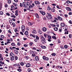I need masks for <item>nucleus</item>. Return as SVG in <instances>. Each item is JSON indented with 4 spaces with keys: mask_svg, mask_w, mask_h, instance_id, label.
<instances>
[{
    "mask_svg": "<svg viewBox=\"0 0 72 72\" xmlns=\"http://www.w3.org/2000/svg\"><path fill=\"white\" fill-rule=\"evenodd\" d=\"M30 5V3L28 2H27L26 3V5L27 6H28V5Z\"/></svg>",
    "mask_w": 72,
    "mask_h": 72,
    "instance_id": "nucleus-46",
    "label": "nucleus"
},
{
    "mask_svg": "<svg viewBox=\"0 0 72 72\" xmlns=\"http://www.w3.org/2000/svg\"><path fill=\"white\" fill-rule=\"evenodd\" d=\"M20 6H21V7H23V4H22V3H20Z\"/></svg>",
    "mask_w": 72,
    "mask_h": 72,
    "instance_id": "nucleus-33",
    "label": "nucleus"
},
{
    "mask_svg": "<svg viewBox=\"0 0 72 72\" xmlns=\"http://www.w3.org/2000/svg\"><path fill=\"white\" fill-rule=\"evenodd\" d=\"M66 9L68 11H69V12H70L71 11V9L69 7H66Z\"/></svg>",
    "mask_w": 72,
    "mask_h": 72,
    "instance_id": "nucleus-4",
    "label": "nucleus"
},
{
    "mask_svg": "<svg viewBox=\"0 0 72 72\" xmlns=\"http://www.w3.org/2000/svg\"><path fill=\"white\" fill-rule=\"evenodd\" d=\"M65 25L66 24L64 23H62L61 24V27H65Z\"/></svg>",
    "mask_w": 72,
    "mask_h": 72,
    "instance_id": "nucleus-13",
    "label": "nucleus"
},
{
    "mask_svg": "<svg viewBox=\"0 0 72 72\" xmlns=\"http://www.w3.org/2000/svg\"><path fill=\"white\" fill-rule=\"evenodd\" d=\"M23 5H24V8H26V7H27L28 6L27 5V4H26V3L24 2L22 3Z\"/></svg>",
    "mask_w": 72,
    "mask_h": 72,
    "instance_id": "nucleus-3",
    "label": "nucleus"
},
{
    "mask_svg": "<svg viewBox=\"0 0 72 72\" xmlns=\"http://www.w3.org/2000/svg\"><path fill=\"white\" fill-rule=\"evenodd\" d=\"M40 13H41V14H42L43 15H45V12H43L42 11H40Z\"/></svg>",
    "mask_w": 72,
    "mask_h": 72,
    "instance_id": "nucleus-7",
    "label": "nucleus"
},
{
    "mask_svg": "<svg viewBox=\"0 0 72 72\" xmlns=\"http://www.w3.org/2000/svg\"><path fill=\"white\" fill-rule=\"evenodd\" d=\"M25 57V58L26 59H28L30 58L29 57L27 56H26Z\"/></svg>",
    "mask_w": 72,
    "mask_h": 72,
    "instance_id": "nucleus-39",
    "label": "nucleus"
},
{
    "mask_svg": "<svg viewBox=\"0 0 72 72\" xmlns=\"http://www.w3.org/2000/svg\"><path fill=\"white\" fill-rule=\"evenodd\" d=\"M0 37L2 39H4V36L3 35H1Z\"/></svg>",
    "mask_w": 72,
    "mask_h": 72,
    "instance_id": "nucleus-38",
    "label": "nucleus"
},
{
    "mask_svg": "<svg viewBox=\"0 0 72 72\" xmlns=\"http://www.w3.org/2000/svg\"><path fill=\"white\" fill-rule=\"evenodd\" d=\"M14 53L16 54H18V51L17 50H15L14 51Z\"/></svg>",
    "mask_w": 72,
    "mask_h": 72,
    "instance_id": "nucleus-14",
    "label": "nucleus"
},
{
    "mask_svg": "<svg viewBox=\"0 0 72 72\" xmlns=\"http://www.w3.org/2000/svg\"><path fill=\"white\" fill-rule=\"evenodd\" d=\"M25 35H28V32L27 31H26L25 33Z\"/></svg>",
    "mask_w": 72,
    "mask_h": 72,
    "instance_id": "nucleus-35",
    "label": "nucleus"
},
{
    "mask_svg": "<svg viewBox=\"0 0 72 72\" xmlns=\"http://www.w3.org/2000/svg\"><path fill=\"white\" fill-rule=\"evenodd\" d=\"M32 44H33V42H30L29 43L30 46H32Z\"/></svg>",
    "mask_w": 72,
    "mask_h": 72,
    "instance_id": "nucleus-41",
    "label": "nucleus"
},
{
    "mask_svg": "<svg viewBox=\"0 0 72 72\" xmlns=\"http://www.w3.org/2000/svg\"><path fill=\"white\" fill-rule=\"evenodd\" d=\"M29 8H30V9H32V8H33V6L31 5H30L29 6Z\"/></svg>",
    "mask_w": 72,
    "mask_h": 72,
    "instance_id": "nucleus-18",
    "label": "nucleus"
},
{
    "mask_svg": "<svg viewBox=\"0 0 72 72\" xmlns=\"http://www.w3.org/2000/svg\"><path fill=\"white\" fill-rule=\"evenodd\" d=\"M0 58L1 59V61H3V60H4V58H3V56H2V54H0Z\"/></svg>",
    "mask_w": 72,
    "mask_h": 72,
    "instance_id": "nucleus-11",
    "label": "nucleus"
},
{
    "mask_svg": "<svg viewBox=\"0 0 72 72\" xmlns=\"http://www.w3.org/2000/svg\"><path fill=\"white\" fill-rule=\"evenodd\" d=\"M11 8H10L11 10H14V6L13 5H12L11 6Z\"/></svg>",
    "mask_w": 72,
    "mask_h": 72,
    "instance_id": "nucleus-17",
    "label": "nucleus"
},
{
    "mask_svg": "<svg viewBox=\"0 0 72 72\" xmlns=\"http://www.w3.org/2000/svg\"><path fill=\"white\" fill-rule=\"evenodd\" d=\"M47 37L48 39H51V36L50 35H48Z\"/></svg>",
    "mask_w": 72,
    "mask_h": 72,
    "instance_id": "nucleus-29",
    "label": "nucleus"
},
{
    "mask_svg": "<svg viewBox=\"0 0 72 72\" xmlns=\"http://www.w3.org/2000/svg\"><path fill=\"white\" fill-rule=\"evenodd\" d=\"M35 4H38V5H39V4H40V2L37 1H35Z\"/></svg>",
    "mask_w": 72,
    "mask_h": 72,
    "instance_id": "nucleus-10",
    "label": "nucleus"
},
{
    "mask_svg": "<svg viewBox=\"0 0 72 72\" xmlns=\"http://www.w3.org/2000/svg\"><path fill=\"white\" fill-rule=\"evenodd\" d=\"M23 39L24 40H27V38L24 37L23 38Z\"/></svg>",
    "mask_w": 72,
    "mask_h": 72,
    "instance_id": "nucleus-62",
    "label": "nucleus"
},
{
    "mask_svg": "<svg viewBox=\"0 0 72 72\" xmlns=\"http://www.w3.org/2000/svg\"><path fill=\"white\" fill-rule=\"evenodd\" d=\"M58 43H60V40H58Z\"/></svg>",
    "mask_w": 72,
    "mask_h": 72,
    "instance_id": "nucleus-63",
    "label": "nucleus"
},
{
    "mask_svg": "<svg viewBox=\"0 0 72 72\" xmlns=\"http://www.w3.org/2000/svg\"><path fill=\"white\" fill-rule=\"evenodd\" d=\"M10 56H11V57H14V56H15V55H14V54H13V52H11L10 53Z\"/></svg>",
    "mask_w": 72,
    "mask_h": 72,
    "instance_id": "nucleus-9",
    "label": "nucleus"
},
{
    "mask_svg": "<svg viewBox=\"0 0 72 72\" xmlns=\"http://www.w3.org/2000/svg\"><path fill=\"white\" fill-rule=\"evenodd\" d=\"M11 45L12 46H15V43H12L11 44Z\"/></svg>",
    "mask_w": 72,
    "mask_h": 72,
    "instance_id": "nucleus-36",
    "label": "nucleus"
},
{
    "mask_svg": "<svg viewBox=\"0 0 72 72\" xmlns=\"http://www.w3.org/2000/svg\"><path fill=\"white\" fill-rule=\"evenodd\" d=\"M51 12H55V10H54V9L53 8H51Z\"/></svg>",
    "mask_w": 72,
    "mask_h": 72,
    "instance_id": "nucleus-25",
    "label": "nucleus"
},
{
    "mask_svg": "<svg viewBox=\"0 0 72 72\" xmlns=\"http://www.w3.org/2000/svg\"><path fill=\"white\" fill-rule=\"evenodd\" d=\"M18 71H19V72H21V71H22V69H18Z\"/></svg>",
    "mask_w": 72,
    "mask_h": 72,
    "instance_id": "nucleus-49",
    "label": "nucleus"
},
{
    "mask_svg": "<svg viewBox=\"0 0 72 72\" xmlns=\"http://www.w3.org/2000/svg\"><path fill=\"white\" fill-rule=\"evenodd\" d=\"M42 30H43V31L44 32H46L47 30V29L45 27H43L42 28Z\"/></svg>",
    "mask_w": 72,
    "mask_h": 72,
    "instance_id": "nucleus-8",
    "label": "nucleus"
},
{
    "mask_svg": "<svg viewBox=\"0 0 72 72\" xmlns=\"http://www.w3.org/2000/svg\"><path fill=\"white\" fill-rule=\"evenodd\" d=\"M35 59L36 61H37V62L38 61H39V57L37 56H36L35 57Z\"/></svg>",
    "mask_w": 72,
    "mask_h": 72,
    "instance_id": "nucleus-5",
    "label": "nucleus"
},
{
    "mask_svg": "<svg viewBox=\"0 0 72 72\" xmlns=\"http://www.w3.org/2000/svg\"><path fill=\"white\" fill-rule=\"evenodd\" d=\"M0 64H4V62H3L1 61H0Z\"/></svg>",
    "mask_w": 72,
    "mask_h": 72,
    "instance_id": "nucleus-44",
    "label": "nucleus"
},
{
    "mask_svg": "<svg viewBox=\"0 0 72 72\" xmlns=\"http://www.w3.org/2000/svg\"><path fill=\"white\" fill-rule=\"evenodd\" d=\"M28 25H30V26H32V24H33V23L32 22H28Z\"/></svg>",
    "mask_w": 72,
    "mask_h": 72,
    "instance_id": "nucleus-21",
    "label": "nucleus"
},
{
    "mask_svg": "<svg viewBox=\"0 0 72 72\" xmlns=\"http://www.w3.org/2000/svg\"><path fill=\"white\" fill-rule=\"evenodd\" d=\"M48 35L46 34H44V36L45 37V38H47V37H48Z\"/></svg>",
    "mask_w": 72,
    "mask_h": 72,
    "instance_id": "nucleus-22",
    "label": "nucleus"
},
{
    "mask_svg": "<svg viewBox=\"0 0 72 72\" xmlns=\"http://www.w3.org/2000/svg\"><path fill=\"white\" fill-rule=\"evenodd\" d=\"M32 56L33 57H35V56H36V55H35V54L34 53H33L32 54Z\"/></svg>",
    "mask_w": 72,
    "mask_h": 72,
    "instance_id": "nucleus-43",
    "label": "nucleus"
},
{
    "mask_svg": "<svg viewBox=\"0 0 72 72\" xmlns=\"http://www.w3.org/2000/svg\"><path fill=\"white\" fill-rule=\"evenodd\" d=\"M31 66V64L30 63H27L26 64V67L28 68L30 67Z\"/></svg>",
    "mask_w": 72,
    "mask_h": 72,
    "instance_id": "nucleus-6",
    "label": "nucleus"
},
{
    "mask_svg": "<svg viewBox=\"0 0 72 72\" xmlns=\"http://www.w3.org/2000/svg\"><path fill=\"white\" fill-rule=\"evenodd\" d=\"M17 46H20L21 44H20V43L19 42H18L17 43Z\"/></svg>",
    "mask_w": 72,
    "mask_h": 72,
    "instance_id": "nucleus-51",
    "label": "nucleus"
},
{
    "mask_svg": "<svg viewBox=\"0 0 72 72\" xmlns=\"http://www.w3.org/2000/svg\"><path fill=\"white\" fill-rule=\"evenodd\" d=\"M4 14V13L2 11H0V15H3Z\"/></svg>",
    "mask_w": 72,
    "mask_h": 72,
    "instance_id": "nucleus-31",
    "label": "nucleus"
},
{
    "mask_svg": "<svg viewBox=\"0 0 72 72\" xmlns=\"http://www.w3.org/2000/svg\"><path fill=\"white\" fill-rule=\"evenodd\" d=\"M32 49L36 50V48L35 47H33L32 48Z\"/></svg>",
    "mask_w": 72,
    "mask_h": 72,
    "instance_id": "nucleus-61",
    "label": "nucleus"
},
{
    "mask_svg": "<svg viewBox=\"0 0 72 72\" xmlns=\"http://www.w3.org/2000/svg\"><path fill=\"white\" fill-rule=\"evenodd\" d=\"M52 38L53 39H54L55 40L57 39V37H55L54 36H52Z\"/></svg>",
    "mask_w": 72,
    "mask_h": 72,
    "instance_id": "nucleus-27",
    "label": "nucleus"
},
{
    "mask_svg": "<svg viewBox=\"0 0 72 72\" xmlns=\"http://www.w3.org/2000/svg\"><path fill=\"white\" fill-rule=\"evenodd\" d=\"M41 42L42 43V44H45L46 42V40H41Z\"/></svg>",
    "mask_w": 72,
    "mask_h": 72,
    "instance_id": "nucleus-16",
    "label": "nucleus"
},
{
    "mask_svg": "<svg viewBox=\"0 0 72 72\" xmlns=\"http://www.w3.org/2000/svg\"><path fill=\"white\" fill-rule=\"evenodd\" d=\"M51 26L52 27H56V25L55 24H52Z\"/></svg>",
    "mask_w": 72,
    "mask_h": 72,
    "instance_id": "nucleus-60",
    "label": "nucleus"
},
{
    "mask_svg": "<svg viewBox=\"0 0 72 72\" xmlns=\"http://www.w3.org/2000/svg\"><path fill=\"white\" fill-rule=\"evenodd\" d=\"M57 18L59 21H62V18L60 17H58Z\"/></svg>",
    "mask_w": 72,
    "mask_h": 72,
    "instance_id": "nucleus-20",
    "label": "nucleus"
},
{
    "mask_svg": "<svg viewBox=\"0 0 72 72\" xmlns=\"http://www.w3.org/2000/svg\"><path fill=\"white\" fill-rule=\"evenodd\" d=\"M36 39L37 40H39V37H38V36H36Z\"/></svg>",
    "mask_w": 72,
    "mask_h": 72,
    "instance_id": "nucleus-57",
    "label": "nucleus"
},
{
    "mask_svg": "<svg viewBox=\"0 0 72 72\" xmlns=\"http://www.w3.org/2000/svg\"><path fill=\"white\" fill-rule=\"evenodd\" d=\"M20 65H21V66H24V63L23 62H21L20 63Z\"/></svg>",
    "mask_w": 72,
    "mask_h": 72,
    "instance_id": "nucleus-26",
    "label": "nucleus"
},
{
    "mask_svg": "<svg viewBox=\"0 0 72 72\" xmlns=\"http://www.w3.org/2000/svg\"><path fill=\"white\" fill-rule=\"evenodd\" d=\"M58 30V28L57 27H55L54 28V30L56 31H57Z\"/></svg>",
    "mask_w": 72,
    "mask_h": 72,
    "instance_id": "nucleus-23",
    "label": "nucleus"
},
{
    "mask_svg": "<svg viewBox=\"0 0 72 72\" xmlns=\"http://www.w3.org/2000/svg\"><path fill=\"white\" fill-rule=\"evenodd\" d=\"M66 3H68V4H69L71 3V1L69 0H68L66 2Z\"/></svg>",
    "mask_w": 72,
    "mask_h": 72,
    "instance_id": "nucleus-40",
    "label": "nucleus"
},
{
    "mask_svg": "<svg viewBox=\"0 0 72 72\" xmlns=\"http://www.w3.org/2000/svg\"><path fill=\"white\" fill-rule=\"evenodd\" d=\"M11 17L12 18H16V16L14 15H11Z\"/></svg>",
    "mask_w": 72,
    "mask_h": 72,
    "instance_id": "nucleus-47",
    "label": "nucleus"
},
{
    "mask_svg": "<svg viewBox=\"0 0 72 72\" xmlns=\"http://www.w3.org/2000/svg\"><path fill=\"white\" fill-rule=\"evenodd\" d=\"M69 15H72V13L71 12H70L69 13Z\"/></svg>",
    "mask_w": 72,
    "mask_h": 72,
    "instance_id": "nucleus-64",
    "label": "nucleus"
},
{
    "mask_svg": "<svg viewBox=\"0 0 72 72\" xmlns=\"http://www.w3.org/2000/svg\"><path fill=\"white\" fill-rule=\"evenodd\" d=\"M46 17L48 19H51L52 18L51 15L48 12L47 13V15H46Z\"/></svg>",
    "mask_w": 72,
    "mask_h": 72,
    "instance_id": "nucleus-1",
    "label": "nucleus"
},
{
    "mask_svg": "<svg viewBox=\"0 0 72 72\" xmlns=\"http://www.w3.org/2000/svg\"><path fill=\"white\" fill-rule=\"evenodd\" d=\"M35 15L36 17H37V18H39V15H38V14H35Z\"/></svg>",
    "mask_w": 72,
    "mask_h": 72,
    "instance_id": "nucleus-24",
    "label": "nucleus"
},
{
    "mask_svg": "<svg viewBox=\"0 0 72 72\" xmlns=\"http://www.w3.org/2000/svg\"><path fill=\"white\" fill-rule=\"evenodd\" d=\"M44 60H49V58L48 57H46Z\"/></svg>",
    "mask_w": 72,
    "mask_h": 72,
    "instance_id": "nucleus-48",
    "label": "nucleus"
},
{
    "mask_svg": "<svg viewBox=\"0 0 72 72\" xmlns=\"http://www.w3.org/2000/svg\"><path fill=\"white\" fill-rule=\"evenodd\" d=\"M12 24L13 25V27H15V23L14 22H12Z\"/></svg>",
    "mask_w": 72,
    "mask_h": 72,
    "instance_id": "nucleus-30",
    "label": "nucleus"
},
{
    "mask_svg": "<svg viewBox=\"0 0 72 72\" xmlns=\"http://www.w3.org/2000/svg\"><path fill=\"white\" fill-rule=\"evenodd\" d=\"M51 55L52 56H55V55H56V53H53L51 54Z\"/></svg>",
    "mask_w": 72,
    "mask_h": 72,
    "instance_id": "nucleus-37",
    "label": "nucleus"
},
{
    "mask_svg": "<svg viewBox=\"0 0 72 72\" xmlns=\"http://www.w3.org/2000/svg\"><path fill=\"white\" fill-rule=\"evenodd\" d=\"M15 60H17L18 59V57L17 56H15L14 57Z\"/></svg>",
    "mask_w": 72,
    "mask_h": 72,
    "instance_id": "nucleus-34",
    "label": "nucleus"
},
{
    "mask_svg": "<svg viewBox=\"0 0 72 72\" xmlns=\"http://www.w3.org/2000/svg\"><path fill=\"white\" fill-rule=\"evenodd\" d=\"M21 29L22 30V32H24L25 31V27L24 26L22 25L21 27Z\"/></svg>",
    "mask_w": 72,
    "mask_h": 72,
    "instance_id": "nucleus-2",
    "label": "nucleus"
},
{
    "mask_svg": "<svg viewBox=\"0 0 72 72\" xmlns=\"http://www.w3.org/2000/svg\"><path fill=\"white\" fill-rule=\"evenodd\" d=\"M42 58L44 60H45V58H46V57H45V56H43V57Z\"/></svg>",
    "mask_w": 72,
    "mask_h": 72,
    "instance_id": "nucleus-56",
    "label": "nucleus"
},
{
    "mask_svg": "<svg viewBox=\"0 0 72 72\" xmlns=\"http://www.w3.org/2000/svg\"><path fill=\"white\" fill-rule=\"evenodd\" d=\"M6 15H8V16H10V14L8 13H6Z\"/></svg>",
    "mask_w": 72,
    "mask_h": 72,
    "instance_id": "nucleus-53",
    "label": "nucleus"
},
{
    "mask_svg": "<svg viewBox=\"0 0 72 72\" xmlns=\"http://www.w3.org/2000/svg\"><path fill=\"white\" fill-rule=\"evenodd\" d=\"M36 31L35 30H33L32 31V33L33 34H36V33H37Z\"/></svg>",
    "mask_w": 72,
    "mask_h": 72,
    "instance_id": "nucleus-12",
    "label": "nucleus"
},
{
    "mask_svg": "<svg viewBox=\"0 0 72 72\" xmlns=\"http://www.w3.org/2000/svg\"><path fill=\"white\" fill-rule=\"evenodd\" d=\"M64 48L65 49H67V48H68V46H67V45H65L64 46Z\"/></svg>",
    "mask_w": 72,
    "mask_h": 72,
    "instance_id": "nucleus-54",
    "label": "nucleus"
},
{
    "mask_svg": "<svg viewBox=\"0 0 72 72\" xmlns=\"http://www.w3.org/2000/svg\"><path fill=\"white\" fill-rule=\"evenodd\" d=\"M13 66L15 67H17V66H18V64H14Z\"/></svg>",
    "mask_w": 72,
    "mask_h": 72,
    "instance_id": "nucleus-42",
    "label": "nucleus"
},
{
    "mask_svg": "<svg viewBox=\"0 0 72 72\" xmlns=\"http://www.w3.org/2000/svg\"><path fill=\"white\" fill-rule=\"evenodd\" d=\"M41 48H42V49H46V46H41Z\"/></svg>",
    "mask_w": 72,
    "mask_h": 72,
    "instance_id": "nucleus-28",
    "label": "nucleus"
},
{
    "mask_svg": "<svg viewBox=\"0 0 72 72\" xmlns=\"http://www.w3.org/2000/svg\"><path fill=\"white\" fill-rule=\"evenodd\" d=\"M2 4L0 3V10H1L2 9Z\"/></svg>",
    "mask_w": 72,
    "mask_h": 72,
    "instance_id": "nucleus-32",
    "label": "nucleus"
},
{
    "mask_svg": "<svg viewBox=\"0 0 72 72\" xmlns=\"http://www.w3.org/2000/svg\"><path fill=\"white\" fill-rule=\"evenodd\" d=\"M13 4L14 5V6H15V7H16L17 6V5H16V4L15 3H13Z\"/></svg>",
    "mask_w": 72,
    "mask_h": 72,
    "instance_id": "nucleus-52",
    "label": "nucleus"
},
{
    "mask_svg": "<svg viewBox=\"0 0 72 72\" xmlns=\"http://www.w3.org/2000/svg\"><path fill=\"white\" fill-rule=\"evenodd\" d=\"M13 57L14 56H12L10 57V59L11 60H14V58Z\"/></svg>",
    "mask_w": 72,
    "mask_h": 72,
    "instance_id": "nucleus-19",
    "label": "nucleus"
},
{
    "mask_svg": "<svg viewBox=\"0 0 72 72\" xmlns=\"http://www.w3.org/2000/svg\"><path fill=\"white\" fill-rule=\"evenodd\" d=\"M43 20H46V18L45 17H44L43 18Z\"/></svg>",
    "mask_w": 72,
    "mask_h": 72,
    "instance_id": "nucleus-58",
    "label": "nucleus"
},
{
    "mask_svg": "<svg viewBox=\"0 0 72 72\" xmlns=\"http://www.w3.org/2000/svg\"><path fill=\"white\" fill-rule=\"evenodd\" d=\"M8 3L9 4L10 3H11V1L10 0H8Z\"/></svg>",
    "mask_w": 72,
    "mask_h": 72,
    "instance_id": "nucleus-59",
    "label": "nucleus"
},
{
    "mask_svg": "<svg viewBox=\"0 0 72 72\" xmlns=\"http://www.w3.org/2000/svg\"><path fill=\"white\" fill-rule=\"evenodd\" d=\"M47 10H51V8H50V7H48L47 8Z\"/></svg>",
    "mask_w": 72,
    "mask_h": 72,
    "instance_id": "nucleus-50",
    "label": "nucleus"
},
{
    "mask_svg": "<svg viewBox=\"0 0 72 72\" xmlns=\"http://www.w3.org/2000/svg\"><path fill=\"white\" fill-rule=\"evenodd\" d=\"M41 40H46L45 39V38H44V37H43V36H42L41 37Z\"/></svg>",
    "mask_w": 72,
    "mask_h": 72,
    "instance_id": "nucleus-15",
    "label": "nucleus"
},
{
    "mask_svg": "<svg viewBox=\"0 0 72 72\" xmlns=\"http://www.w3.org/2000/svg\"><path fill=\"white\" fill-rule=\"evenodd\" d=\"M28 72H30L31 71V69H30V68H28Z\"/></svg>",
    "mask_w": 72,
    "mask_h": 72,
    "instance_id": "nucleus-55",
    "label": "nucleus"
},
{
    "mask_svg": "<svg viewBox=\"0 0 72 72\" xmlns=\"http://www.w3.org/2000/svg\"><path fill=\"white\" fill-rule=\"evenodd\" d=\"M12 22H13V21L12 19H10L9 20V22L10 23H12Z\"/></svg>",
    "mask_w": 72,
    "mask_h": 72,
    "instance_id": "nucleus-45",
    "label": "nucleus"
}]
</instances>
